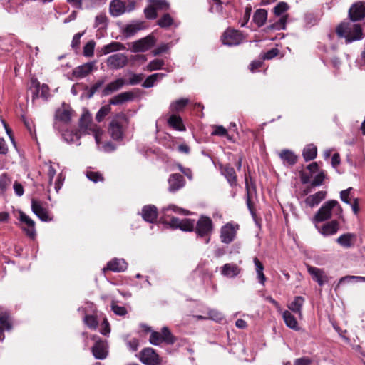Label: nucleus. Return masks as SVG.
Masks as SVG:
<instances>
[{"label":"nucleus","mask_w":365,"mask_h":365,"mask_svg":"<svg viewBox=\"0 0 365 365\" xmlns=\"http://www.w3.org/2000/svg\"><path fill=\"white\" fill-rule=\"evenodd\" d=\"M129 124L128 118L123 113L116 114L110 120L108 125V133L110 137L117 141L124 138V132Z\"/></svg>","instance_id":"obj_2"},{"label":"nucleus","mask_w":365,"mask_h":365,"mask_svg":"<svg viewBox=\"0 0 365 365\" xmlns=\"http://www.w3.org/2000/svg\"><path fill=\"white\" fill-rule=\"evenodd\" d=\"M325 178V174L323 171L319 173L313 179L311 182L312 187L320 186L323 184V182Z\"/></svg>","instance_id":"obj_53"},{"label":"nucleus","mask_w":365,"mask_h":365,"mask_svg":"<svg viewBox=\"0 0 365 365\" xmlns=\"http://www.w3.org/2000/svg\"><path fill=\"white\" fill-rule=\"evenodd\" d=\"M336 32L339 37L345 38L346 43L360 40L363 37L362 29L360 25L351 22L341 23L336 27Z\"/></svg>","instance_id":"obj_3"},{"label":"nucleus","mask_w":365,"mask_h":365,"mask_svg":"<svg viewBox=\"0 0 365 365\" xmlns=\"http://www.w3.org/2000/svg\"><path fill=\"white\" fill-rule=\"evenodd\" d=\"M142 217L146 222L153 223L158 217V210L152 205H145L142 209Z\"/></svg>","instance_id":"obj_22"},{"label":"nucleus","mask_w":365,"mask_h":365,"mask_svg":"<svg viewBox=\"0 0 365 365\" xmlns=\"http://www.w3.org/2000/svg\"><path fill=\"white\" fill-rule=\"evenodd\" d=\"M240 272V267L235 264H225L221 269V274L227 277H235Z\"/></svg>","instance_id":"obj_29"},{"label":"nucleus","mask_w":365,"mask_h":365,"mask_svg":"<svg viewBox=\"0 0 365 365\" xmlns=\"http://www.w3.org/2000/svg\"><path fill=\"white\" fill-rule=\"evenodd\" d=\"M307 271L319 286L324 285L328 281V277L324 274V271L319 268L308 265Z\"/></svg>","instance_id":"obj_21"},{"label":"nucleus","mask_w":365,"mask_h":365,"mask_svg":"<svg viewBox=\"0 0 365 365\" xmlns=\"http://www.w3.org/2000/svg\"><path fill=\"white\" fill-rule=\"evenodd\" d=\"M105 81L103 79L98 80L96 81L88 90L87 93V98H91L96 92L103 85Z\"/></svg>","instance_id":"obj_49"},{"label":"nucleus","mask_w":365,"mask_h":365,"mask_svg":"<svg viewBox=\"0 0 365 365\" xmlns=\"http://www.w3.org/2000/svg\"><path fill=\"white\" fill-rule=\"evenodd\" d=\"M95 67V62L86 63L73 70V76L77 78H83L90 74Z\"/></svg>","instance_id":"obj_20"},{"label":"nucleus","mask_w":365,"mask_h":365,"mask_svg":"<svg viewBox=\"0 0 365 365\" xmlns=\"http://www.w3.org/2000/svg\"><path fill=\"white\" fill-rule=\"evenodd\" d=\"M213 230V223L212 220L207 216L202 215L195 224L194 230L197 234V237H207L206 239V243L210 242V235Z\"/></svg>","instance_id":"obj_4"},{"label":"nucleus","mask_w":365,"mask_h":365,"mask_svg":"<svg viewBox=\"0 0 365 365\" xmlns=\"http://www.w3.org/2000/svg\"><path fill=\"white\" fill-rule=\"evenodd\" d=\"M110 332V328L108 321L105 318L101 324V333L103 335H107Z\"/></svg>","instance_id":"obj_64"},{"label":"nucleus","mask_w":365,"mask_h":365,"mask_svg":"<svg viewBox=\"0 0 365 365\" xmlns=\"http://www.w3.org/2000/svg\"><path fill=\"white\" fill-rule=\"evenodd\" d=\"M157 25H158L160 28L163 29H168L172 26H174L175 27L178 26V24H175L174 19L168 13L164 14L157 21Z\"/></svg>","instance_id":"obj_31"},{"label":"nucleus","mask_w":365,"mask_h":365,"mask_svg":"<svg viewBox=\"0 0 365 365\" xmlns=\"http://www.w3.org/2000/svg\"><path fill=\"white\" fill-rule=\"evenodd\" d=\"M156 10L168 11L170 9V4L165 0H149Z\"/></svg>","instance_id":"obj_46"},{"label":"nucleus","mask_w":365,"mask_h":365,"mask_svg":"<svg viewBox=\"0 0 365 365\" xmlns=\"http://www.w3.org/2000/svg\"><path fill=\"white\" fill-rule=\"evenodd\" d=\"M350 19L353 21L361 20L365 18V3L356 2L349 10Z\"/></svg>","instance_id":"obj_14"},{"label":"nucleus","mask_w":365,"mask_h":365,"mask_svg":"<svg viewBox=\"0 0 365 365\" xmlns=\"http://www.w3.org/2000/svg\"><path fill=\"white\" fill-rule=\"evenodd\" d=\"M312 360L307 356L297 359L294 362V365H312Z\"/></svg>","instance_id":"obj_63"},{"label":"nucleus","mask_w":365,"mask_h":365,"mask_svg":"<svg viewBox=\"0 0 365 365\" xmlns=\"http://www.w3.org/2000/svg\"><path fill=\"white\" fill-rule=\"evenodd\" d=\"M356 241V235L354 233L346 232L341 235L336 242L342 247L348 249L354 246Z\"/></svg>","instance_id":"obj_19"},{"label":"nucleus","mask_w":365,"mask_h":365,"mask_svg":"<svg viewBox=\"0 0 365 365\" xmlns=\"http://www.w3.org/2000/svg\"><path fill=\"white\" fill-rule=\"evenodd\" d=\"M143 78H144V75L142 73H140V74L132 73L130 75V77L129 78V81H128V83L129 85H132V86L137 85L143 81Z\"/></svg>","instance_id":"obj_55"},{"label":"nucleus","mask_w":365,"mask_h":365,"mask_svg":"<svg viewBox=\"0 0 365 365\" xmlns=\"http://www.w3.org/2000/svg\"><path fill=\"white\" fill-rule=\"evenodd\" d=\"M242 39V34L237 30L227 29L222 36V43L230 46L239 45Z\"/></svg>","instance_id":"obj_8"},{"label":"nucleus","mask_w":365,"mask_h":365,"mask_svg":"<svg viewBox=\"0 0 365 365\" xmlns=\"http://www.w3.org/2000/svg\"><path fill=\"white\" fill-rule=\"evenodd\" d=\"M327 191L321 190L315 194L309 195L304 200L305 204L310 207H314L318 205L327 196Z\"/></svg>","instance_id":"obj_23"},{"label":"nucleus","mask_w":365,"mask_h":365,"mask_svg":"<svg viewBox=\"0 0 365 365\" xmlns=\"http://www.w3.org/2000/svg\"><path fill=\"white\" fill-rule=\"evenodd\" d=\"M287 9L288 6L287 3L280 2L274 8V12L276 15L279 16L286 11Z\"/></svg>","instance_id":"obj_58"},{"label":"nucleus","mask_w":365,"mask_h":365,"mask_svg":"<svg viewBox=\"0 0 365 365\" xmlns=\"http://www.w3.org/2000/svg\"><path fill=\"white\" fill-rule=\"evenodd\" d=\"M168 124L176 130L185 131L186 130L182 119L179 115H172L168 120Z\"/></svg>","instance_id":"obj_32"},{"label":"nucleus","mask_w":365,"mask_h":365,"mask_svg":"<svg viewBox=\"0 0 365 365\" xmlns=\"http://www.w3.org/2000/svg\"><path fill=\"white\" fill-rule=\"evenodd\" d=\"M319 232L323 236L327 237L335 235L339 230V222L337 220H332L324 223L320 227L316 226Z\"/></svg>","instance_id":"obj_16"},{"label":"nucleus","mask_w":365,"mask_h":365,"mask_svg":"<svg viewBox=\"0 0 365 365\" xmlns=\"http://www.w3.org/2000/svg\"><path fill=\"white\" fill-rule=\"evenodd\" d=\"M279 157L283 163L288 165H294L297 160V156L289 150H283L280 153Z\"/></svg>","instance_id":"obj_33"},{"label":"nucleus","mask_w":365,"mask_h":365,"mask_svg":"<svg viewBox=\"0 0 365 365\" xmlns=\"http://www.w3.org/2000/svg\"><path fill=\"white\" fill-rule=\"evenodd\" d=\"M168 224L171 228L180 229L185 232L193 231L195 228V220L189 218L180 220L178 217H173Z\"/></svg>","instance_id":"obj_7"},{"label":"nucleus","mask_w":365,"mask_h":365,"mask_svg":"<svg viewBox=\"0 0 365 365\" xmlns=\"http://www.w3.org/2000/svg\"><path fill=\"white\" fill-rule=\"evenodd\" d=\"M149 341L150 344L158 346L164 342L162 335L160 332L153 331L150 336Z\"/></svg>","instance_id":"obj_50"},{"label":"nucleus","mask_w":365,"mask_h":365,"mask_svg":"<svg viewBox=\"0 0 365 365\" xmlns=\"http://www.w3.org/2000/svg\"><path fill=\"white\" fill-rule=\"evenodd\" d=\"M84 323L88 327L92 329H96L98 327V322L96 316L92 314H86L84 317Z\"/></svg>","instance_id":"obj_45"},{"label":"nucleus","mask_w":365,"mask_h":365,"mask_svg":"<svg viewBox=\"0 0 365 365\" xmlns=\"http://www.w3.org/2000/svg\"><path fill=\"white\" fill-rule=\"evenodd\" d=\"M332 211L339 219L343 218V210L337 200H331L324 202L312 218L315 224L331 219Z\"/></svg>","instance_id":"obj_1"},{"label":"nucleus","mask_w":365,"mask_h":365,"mask_svg":"<svg viewBox=\"0 0 365 365\" xmlns=\"http://www.w3.org/2000/svg\"><path fill=\"white\" fill-rule=\"evenodd\" d=\"M165 62L162 59H155L150 61L147 66V70L149 71L159 70L164 66Z\"/></svg>","instance_id":"obj_48"},{"label":"nucleus","mask_w":365,"mask_h":365,"mask_svg":"<svg viewBox=\"0 0 365 365\" xmlns=\"http://www.w3.org/2000/svg\"><path fill=\"white\" fill-rule=\"evenodd\" d=\"M125 83L124 79L118 78L114 81L108 83L103 90V96H108L113 92H115L120 89Z\"/></svg>","instance_id":"obj_24"},{"label":"nucleus","mask_w":365,"mask_h":365,"mask_svg":"<svg viewBox=\"0 0 365 365\" xmlns=\"http://www.w3.org/2000/svg\"><path fill=\"white\" fill-rule=\"evenodd\" d=\"M286 20L284 18H281L277 22L269 25L267 28L273 30H281L285 29Z\"/></svg>","instance_id":"obj_57"},{"label":"nucleus","mask_w":365,"mask_h":365,"mask_svg":"<svg viewBox=\"0 0 365 365\" xmlns=\"http://www.w3.org/2000/svg\"><path fill=\"white\" fill-rule=\"evenodd\" d=\"M212 135H219V136H226L230 139L227 130L221 125L216 126L215 130L212 132Z\"/></svg>","instance_id":"obj_59"},{"label":"nucleus","mask_w":365,"mask_h":365,"mask_svg":"<svg viewBox=\"0 0 365 365\" xmlns=\"http://www.w3.org/2000/svg\"><path fill=\"white\" fill-rule=\"evenodd\" d=\"M351 190H352V187H349L346 190L341 191L340 198L344 202H345L346 204H351L350 200H349V196H350V193H351Z\"/></svg>","instance_id":"obj_60"},{"label":"nucleus","mask_w":365,"mask_h":365,"mask_svg":"<svg viewBox=\"0 0 365 365\" xmlns=\"http://www.w3.org/2000/svg\"><path fill=\"white\" fill-rule=\"evenodd\" d=\"M96 43L93 40L89 41L83 47V55L86 57H91L94 54Z\"/></svg>","instance_id":"obj_47"},{"label":"nucleus","mask_w":365,"mask_h":365,"mask_svg":"<svg viewBox=\"0 0 365 365\" xmlns=\"http://www.w3.org/2000/svg\"><path fill=\"white\" fill-rule=\"evenodd\" d=\"M98 125L94 124L92 120L91 114L88 111H85L79 120V129L83 133L90 134Z\"/></svg>","instance_id":"obj_13"},{"label":"nucleus","mask_w":365,"mask_h":365,"mask_svg":"<svg viewBox=\"0 0 365 365\" xmlns=\"http://www.w3.org/2000/svg\"><path fill=\"white\" fill-rule=\"evenodd\" d=\"M133 98V94L132 92H123L110 98L109 101V105H120L131 100Z\"/></svg>","instance_id":"obj_28"},{"label":"nucleus","mask_w":365,"mask_h":365,"mask_svg":"<svg viewBox=\"0 0 365 365\" xmlns=\"http://www.w3.org/2000/svg\"><path fill=\"white\" fill-rule=\"evenodd\" d=\"M128 264L123 259H113L108 262L106 267L103 269V272L110 270L114 272H121L126 270Z\"/></svg>","instance_id":"obj_18"},{"label":"nucleus","mask_w":365,"mask_h":365,"mask_svg":"<svg viewBox=\"0 0 365 365\" xmlns=\"http://www.w3.org/2000/svg\"><path fill=\"white\" fill-rule=\"evenodd\" d=\"M143 29H145V25L143 21H135L126 25L123 33L126 37H130Z\"/></svg>","instance_id":"obj_27"},{"label":"nucleus","mask_w":365,"mask_h":365,"mask_svg":"<svg viewBox=\"0 0 365 365\" xmlns=\"http://www.w3.org/2000/svg\"><path fill=\"white\" fill-rule=\"evenodd\" d=\"M304 303V299L302 297H295L294 300L288 305V308L293 312L302 316V308Z\"/></svg>","instance_id":"obj_35"},{"label":"nucleus","mask_w":365,"mask_h":365,"mask_svg":"<svg viewBox=\"0 0 365 365\" xmlns=\"http://www.w3.org/2000/svg\"><path fill=\"white\" fill-rule=\"evenodd\" d=\"M317 147L312 144L307 145L302 153V155L305 161H309L317 157Z\"/></svg>","instance_id":"obj_40"},{"label":"nucleus","mask_w":365,"mask_h":365,"mask_svg":"<svg viewBox=\"0 0 365 365\" xmlns=\"http://www.w3.org/2000/svg\"><path fill=\"white\" fill-rule=\"evenodd\" d=\"M92 339L96 341L94 345L91 348L93 356L96 359H105L108 354L107 341L101 339L97 336H93Z\"/></svg>","instance_id":"obj_5"},{"label":"nucleus","mask_w":365,"mask_h":365,"mask_svg":"<svg viewBox=\"0 0 365 365\" xmlns=\"http://www.w3.org/2000/svg\"><path fill=\"white\" fill-rule=\"evenodd\" d=\"M126 11L125 4L120 0H113L110 4V11L112 16H119Z\"/></svg>","instance_id":"obj_26"},{"label":"nucleus","mask_w":365,"mask_h":365,"mask_svg":"<svg viewBox=\"0 0 365 365\" xmlns=\"http://www.w3.org/2000/svg\"><path fill=\"white\" fill-rule=\"evenodd\" d=\"M267 18V11L265 9H257L253 16L254 22L259 26H262Z\"/></svg>","instance_id":"obj_39"},{"label":"nucleus","mask_w":365,"mask_h":365,"mask_svg":"<svg viewBox=\"0 0 365 365\" xmlns=\"http://www.w3.org/2000/svg\"><path fill=\"white\" fill-rule=\"evenodd\" d=\"M125 50V46L117 41H113L109 44L105 45L101 48L102 54L106 55L112 52H115L118 51Z\"/></svg>","instance_id":"obj_34"},{"label":"nucleus","mask_w":365,"mask_h":365,"mask_svg":"<svg viewBox=\"0 0 365 365\" xmlns=\"http://www.w3.org/2000/svg\"><path fill=\"white\" fill-rule=\"evenodd\" d=\"M31 210L42 221L48 222L51 220L46 208L43 207L41 201L35 199L31 200Z\"/></svg>","instance_id":"obj_15"},{"label":"nucleus","mask_w":365,"mask_h":365,"mask_svg":"<svg viewBox=\"0 0 365 365\" xmlns=\"http://www.w3.org/2000/svg\"><path fill=\"white\" fill-rule=\"evenodd\" d=\"M111 111L110 106L106 105L102 106L96 115V120L98 122H101L106 115H108Z\"/></svg>","instance_id":"obj_44"},{"label":"nucleus","mask_w":365,"mask_h":365,"mask_svg":"<svg viewBox=\"0 0 365 365\" xmlns=\"http://www.w3.org/2000/svg\"><path fill=\"white\" fill-rule=\"evenodd\" d=\"M128 62V57L123 53H116L110 56L106 60V65L111 69H120L124 68Z\"/></svg>","instance_id":"obj_10"},{"label":"nucleus","mask_w":365,"mask_h":365,"mask_svg":"<svg viewBox=\"0 0 365 365\" xmlns=\"http://www.w3.org/2000/svg\"><path fill=\"white\" fill-rule=\"evenodd\" d=\"M239 229L237 224L228 222L222 226L220 230V240L225 244L231 243L235 238Z\"/></svg>","instance_id":"obj_6"},{"label":"nucleus","mask_w":365,"mask_h":365,"mask_svg":"<svg viewBox=\"0 0 365 365\" xmlns=\"http://www.w3.org/2000/svg\"><path fill=\"white\" fill-rule=\"evenodd\" d=\"M282 318L285 324L292 329H298V322L294 315L288 310L282 312Z\"/></svg>","instance_id":"obj_37"},{"label":"nucleus","mask_w":365,"mask_h":365,"mask_svg":"<svg viewBox=\"0 0 365 365\" xmlns=\"http://www.w3.org/2000/svg\"><path fill=\"white\" fill-rule=\"evenodd\" d=\"M253 262L255 264V271H256V273H257V278L259 281V282L262 284V285H264L265 284V282H266V277L263 272L264 271V265L262 264V263L259 261V259L257 258V257H255L253 259Z\"/></svg>","instance_id":"obj_36"},{"label":"nucleus","mask_w":365,"mask_h":365,"mask_svg":"<svg viewBox=\"0 0 365 365\" xmlns=\"http://www.w3.org/2000/svg\"><path fill=\"white\" fill-rule=\"evenodd\" d=\"M155 38L150 34L145 38H142L132 43V50L133 52H145L149 50L155 43Z\"/></svg>","instance_id":"obj_9"},{"label":"nucleus","mask_w":365,"mask_h":365,"mask_svg":"<svg viewBox=\"0 0 365 365\" xmlns=\"http://www.w3.org/2000/svg\"><path fill=\"white\" fill-rule=\"evenodd\" d=\"M279 53L278 48H272L266 52L263 56V59L269 60L276 57Z\"/></svg>","instance_id":"obj_61"},{"label":"nucleus","mask_w":365,"mask_h":365,"mask_svg":"<svg viewBox=\"0 0 365 365\" xmlns=\"http://www.w3.org/2000/svg\"><path fill=\"white\" fill-rule=\"evenodd\" d=\"M156 11L157 10L155 9V6L152 4H150V5H149L144 9V14L145 17L148 19H156L158 16Z\"/></svg>","instance_id":"obj_51"},{"label":"nucleus","mask_w":365,"mask_h":365,"mask_svg":"<svg viewBox=\"0 0 365 365\" xmlns=\"http://www.w3.org/2000/svg\"><path fill=\"white\" fill-rule=\"evenodd\" d=\"M162 335L163 339L165 343L168 344H173L175 341V338L173 336L172 333L167 327H164L160 332Z\"/></svg>","instance_id":"obj_42"},{"label":"nucleus","mask_w":365,"mask_h":365,"mask_svg":"<svg viewBox=\"0 0 365 365\" xmlns=\"http://www.w3.org/2000/svg\"><path fill=\"white\" fill-rule=\"evenodd\" d=\"M19 220L24 224L22 227L26 234L31 238H34L36 234L35 222L24 212H19Z\"/></svg>","instance_id":"obj_12"},{"label":"nucleus","mask_w":365,"mask_h":365,"mask_svg":"<svg viewBox=\"0 0 365 365\" xmlns=\"http://www.w3.org/2000/svg\"><path fill=\"white\" fill-rule=\"evenodd\" d=\"M111 309L115 314L118 316H125L128 313L125 307L118 306L115 303H112Z\"/></svg>","instance_id":"obj_56"},{"label":"nucleus","mask_w":365,"mask_h":365,"mask_svg":"<svg viewBox=\"0 0 365 365\" xmlns=\"http://www.w3.org/2000/svg\"><path fill=\"white\" fill-rule=\"evenodd\" d=\"M209 11L210 13L221 14L222 12L223 6L222 2L220 0H210Z\"/></svg>","instance_id":"obj_43"},{"label":"nucleus","mask_w":365,"mask_h":365,"mask_svg":"<svg viewBox=\"0 0 365 365\" xmlns=\"http://www.w3.org/2000/svg\"><path fill=\"white\" fill-rule=\"evenodd\" d=\"M33 84L35 86V93L33 96L34 98H37L40 93V96L45 99H47L49 96V88L46 84L40 85V83L36 80L32 81Z\"/></svg>","instance_id":"obj_30"},{"label":"nucleus","mask_w":365,"mask_h":365,"mask_svg":"<svg viewBox=\"0 0 365 365\" xmlns=\"http://www.w3.org/2000/svg\"><path fill=\"white\" fill-rule=\"evenodd\" d=\"M158 78V74H152L149 76L143 83L142 86L144 88H151Z\"/></svg>","instance_id":"obj_54"},{"label":"nucleus","mask_w":365,"mask_h":365,"mask_svg":"<svg viewBox=\"0 0 365 365\" xmlns=\"http://www.w3.org/2000/svg\"><path fill=\"white\" fill-rule=\"evenodd\" d=\"M140 361L145 365H159L160 364L158 354L152 348H146L141 351Z\"/></svg>","instance_id":"obj_11"},{"label":"nucleus","mask_w":365,"mask_h":365,"mask_svg":"<svg viewBox=\"0 0 365 365\" xmlns=\"http://www.w3.org/2000/svg\"><path fill=\"white\" fill-rule=\"evenodd\" d=\"M221 172L231 186L237 185V175L233 167L225 165L224 167H221Z\"/></svg>","instance_id":"obj_25"},{"label":"nucleus","mask_w":365,"mask_h":365,"mask_svg":"<svg viewBox=\"0 0 365 365\" xmlns=\"http://www.w3.org/2000/svg\"><path fill=\"white\" fill-rule=\"evenodd\" d=\"M168 190L175 192L185 186V181L182 175L173 173L168 178Z\"/></svg>","instance_id":"obj_17"},{"label":"nucleus","mask_w":365,"mask_h":365,"mask_svg":"<svg viewBox=\"0 0 365 365\" xmlns=\"http://www.w3.org/2000/svg\"><path fill=\"white\" fill-rule=\"evenodd\" d=\"M169 49V45L167 43H163L158 46L155 48L152 53L153 56H158L164 52H166Z\"/></svg>","instance_id":"obj_62"},{"label":"nucleus","mask_w":365,"mask_h":365,"mask_svg":"<svg viewBox=\"0 0 365 365\" xmlns=\"http://www.w3.org/2000/svg\"><path fill=\"white\" fill-rule=\"evenodd\" d=\"M189 103V99L181 98L173 102L170 105V110L173 112H178L185 108V107Z\"/></svg>","instance_id":"obj_41"},{"label":"nucleus","mask_w":365,"mask_h":365,"mask_svg":"<svg viewBox=\"0 0 365 365\" xmlns=\"http://www.w3.org/2000/svg\"><path fill=\"white\" fill-rule=\"evenodd\" d=\"M0 323L5 327L8 331L12 328V324L9 312L4 307H0Z\"/></svg>","instance_id":"obj_38"},{"label":"nucleus","mask_w":365,"mask_h":365,"mask_svg":"<svg viewBox=\"0 0 365 365\" xmlns=\"http://www.w3.org/2000/svg\"><path fill=\"white\" fill-rule=\"evenodd\" d=\"M86 177L91 181L94 182H102L103 181V177L102 174L98 172L93 171H88L86 173Z\"/></svg>","instance_id":"obj_52"}]
</instances>
